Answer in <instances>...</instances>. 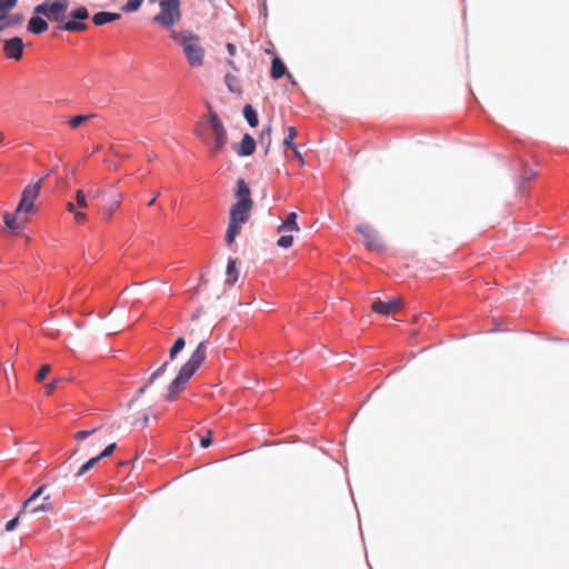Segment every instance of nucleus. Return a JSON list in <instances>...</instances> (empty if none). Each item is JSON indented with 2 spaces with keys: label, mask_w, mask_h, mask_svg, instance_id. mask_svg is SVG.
I'll list each match as a JSON object with an SVG mask.
<instances>
[{
  "label": "nucleus",
  "mask_w": 569,
  "mask_h": 569,
  "mask_svg": "<svg viewBox=\"0 0 569 569\" xmlns=\"http://www.w3.org/2000/svg\"><path fill=\"white\" fill-rule=\"evenodd\" d=\"M180 351L181 350H178L174 347H171L170 352H169L170 360H173Z\"/></svg>",
  "instance_id": "obj_47"
},
{
  "label": "nucleus",
  "mask_w": 569,
  "mask_h": 569,
  "mask_svg": "<svg viewBox=\"0 0 569 569\" xmlns=\"http://www.w3.org/2000/svg\"><path fill=\"white\" fill-rule=\"evenodd\" d=\"M160 191L156 192V194L152 197V199L148 202V206H153L157 198L159 197Z\"/></svg>",
  "instance_id": "obj_50"
},
{
  "label": "nucleus",
  "mask_w": 569,
  "mask_h": 569,
  "mask_svg": "<svg viewBox=\"0 0 569 569\" xmlns=\"http://www.w3.org/2000/svg\"><path fill=\"white\" fill-rule=\"evenodd\" d=\"M291 149H292V152H293V158L298 160L300 166H303L305 164V160H303V157H302L301 152L298 150V147H293Z\"/></svg>",
  "instance_id": "obj_41"
},
{
  "label": "nucleus",
  "mask_w": 569,
  "mask_h": 569,
  "mask_svg": "<svg viewBox=\"0 0 569 569\" xmlns=\"http://www.w3.org/2000/svg\"><path fill=\"white\" fill-rule=\"evenodd\" d=\"M4 140V134L3 132L0 131V143Z\"/></svg>",
  "instance_id": "obj_54"
},
{
  "label": "nucleus",
  "mask_w": 569,
  "mask_h": 569,
  "mask_svg": "<svg viewBox=\"0 0 569 569\" xmlns=\"http://www.w3.org/2000/svg\"><path fill=\"white\" fill-rule=\"evenodd\" d=\"M121 14L118 12H107V11H100L93 14L92 22L96 26H103L108 22L116 21L120 19Z\"/></svg>",
  "instance_id": "obj_14"
},
{
  "label": "nucleus",
  "mask_w": 569,
  "mask_h": 569,
  "mask_svg": "<svg viewBox=\"0 0 569 569\" xmlns=\"http://www.w3.org/2000/svg\"><path fill=\"white\" fill-rule=\"evenodd\" d=\"M122 202V196L118 194L117 197L110 199L108 204L103 208V214L106 219H111L113 213L120 208Z\"/></svg>",
  "instance_id": "obj_20"
},
{
  "label": "nucleus",
  "mask_w": 569,
  "mask_h": 569,
  "mask_svg": "<svg viewBox=\"0 0 569 569\" xmlns=\"http://www.w3.org/2000/svg\"><path fill=\"white\" fill-rule=\"evenodd\" d=\"M44 487H40L38 488L33 493L32 496L27 499L23 503V510H27L28 508H30L33 502L41 496L42 491H43Z\"/></svg>",
  "instance_id": "obj_35"
},
{
  "label": "nucleus",
  "mask_w": 569,
  "mask_h": 569,
  "mask_svg": "<svg viewBox=\"0 0 569 569\" xmlns=\"http://www.w3.org/2000/svg\"><path fill=\"white\" fill-rule=\"evenodd\" d=\"M18 0H0V20L6 19V14L17 6Z\"/></svg>",
  "instance_id": "obj_27"
},
{
  "label": "nucleus",
  "mask_w": 569,
  "mask_h": 569,
  "mask_svg": "<svg viewBox=\"0 0 569 569\" xmlns=\"http://www.w3.org/2000/svg\"><path fill=\"white\" fill-rule=\"evenodd\" d=\"M67 210L73 214L74 222L78 224L84 223L87 220V213L82 210L78 209V206L73 201L67 202Z\"/></svg>",
  "instance_id": "obj_21"
},
{
  "label": "nucleus",
  "mask_w": 569,
  "mask_h": 569,
  "mask_svg": "<svg viewBox=\"0 0 569 569\" xmlns=\"http://www.w3.org/2000/svg\"><path fill=\"white\" fill-rule=\"evenodd\" d=\"M278 233L299 231L297 213L290 212L286 220L278 227Z\"/></svg>",
  "instance_id": "obj_15"
},
{
  "label": "nucleus",
  "mask_w": 569,
  "mask_h": 569,
  "mask_svg": "<svg viewBox=\"0 0 569 569\" xmlns=\"http://www.w3.org/2000/svg\"><path fill=\"white\" fill-rule=\"evenodd\" d=\"M170 367V363L168 361H166L164 363H162L161 367H159L149 378L148 380V383L143 385L142 387H140L139 389V392L142 393L144 392V390L147 389L148 385H151L156 381L157 378H159L160 376H162L167 369Z\"/></svg>",
  "instance_id": "obj_22"
},
{
  "label": "nucleus",
  "mask_w": 569,
  "mask_h": 569,
  "mask_svg": "<svg viewBox=\"0 0 569 569\" xmlns=\"http://www.w3.org/2000/svg\"><path fill=\"white\" fill-rule=\"evenodd\" d=\"M287 73V68L282 60L278 57L272 59L270 76L273 80L281 79Z\"/></svg>",
  "instance_id": "obj_17"
},
{
  "label": "nucleus",
  "mask_w": 569,
  "mask_h": 569,
  "mask_svg": "<svg viewBox=\"0 0 569 569\" xmlns=\"http://www.w3.org/2000/svg\"><path fill=\"white\" fill-rule=\"evenodd\" d=\"M190 337L198 341L196 350L191 353L188 361L180 368L177 377L171 381L166 395L167 401H173L178 395L186 388L190 378L200 368L206 359V347L208 343L209 330L207 328H192Z\"/></svg>",
  "instance_id": "obj_1"
},
{
  "label": "nucleus",
  "mask_w": 569,
  "mask_h": 569,
  "mask_svg": "<svg viewBox=\"0 0 569 569\" xmlns=\"http://www.w3.org/2000/svg\"><path fill=\"white\" fill-rule=\"evenodd\" d=\"M227 63L232 68V69H237L233 61L232 60H228Z\"/></svg>",
  "instance_id": "obj_52"
},
{
  "label": "nucleus",
  "mask_w": 569,
  "mask_h": 569,
  "mask_svg": "<svg viewBox=\"0 0 569 569\" xmlns=\"http://www.w3.org/2000/svg\"><path fill=\"white\" fill-rule=\"evenodd\" d=\"M51 371V367L49 365H43L40 370L36 375V380L41 382L46 376Z\"/></svg>",
  "instance_id": "obj_36"
},
{
  "label": "nucleus",
  "mask_w": 569,
  "mask_h": 569,
  "mask_svg": "<svg viewBox=\"0 0 569 569\" xmlns=\"http://www.w3.org/2000/svg\"><path fill=\"white\" fill-rule=\"evenodd\" d=\"M76 204L78 208L83 209L88 207L87 196L83 190L79 189L76 192Z\"/></svg>",
  "instance_id": "obj_33"
},
{
  "label": "nucleus",
  "mask_w": 569,
  "mask_h": 569,
  "mask_svg": "<svg viewBox=\"0 0 569 569\" xmlns=\"http://www.w3.org/2000/svg\"><path fill=\"white\" fill-rule=\"evenodd\" d=\"M148 422H149V412H144L141 418V423H142V426H147Z\"/></svg>",
  "instance_id": "obj_49"
},
{
  "label": "nucleus",
  "mask_w": 569,
  "mask_h": 569,
  "mask_svg": "<svg viewBox=\"0 0 569 569\" xmlns=\"http://www.w3.org/2000/svg\"><path fill=\"white\" fill-rule=\"evenodd\" d=\"M170 38L182 47L187 60L191 67L202 66L204 50L200 46V39L198 36L190 31L178 32L176 30H171Z\"/></svg>",
  "instance_id": "obj_2"
},
{
  "label": "nucleus",
  "mask_w": 569,
  "mask_h": 569,
  "mask_svg": "<svg viewBox=\"0 0 569 569\" xmlns=\"http://www.w3.org/2000/svg\"><path fill=\"white\" fill-rule=\"evenodd\" d=\"M69 0H44V2L34 7V14H42L50 21L62 24L67 18Z\"/></svg>",
  "instance_id": "obj_5"
},
{
  "label": "nucleus",
  "mask_w": 569,
  "mask_h": 569,
  "mask_svg": "<svg viewBox=\"0 0 569 569\" xmlns=\"http://www.w3.org/2000/svg\"><path fill=\"white\" fill-rule=\"evenodd\" d=\"M98 194H99V192H89V196H90L91 198H96Z\"/></svg>",
  "instance_id": "obj_53"
},
{
  "label": "nucleus",
  "mask_w": 569,
  "mask_h": 569,
  "mask_svg": "<svg viewBox=\"0 0 569 569\" xmlns=\"http://www.w3.org/2000/svg\"><path fill=\"white\" fill-rule=\"evenodd\" d=\"M159 12L152 18V22L166 29L172 27L181 20L180 0H160Z\"/></svg>",
  "instance_id": "obj_4"
},
{
  "label": "nucleus",
  "mask_w": 569,
  "mask_h": 569,
  "mask_svg": "<svg viewBox=\"0 0 569 569\" xmlns=\"http://www.w3.org/2000/svg\"><path fill=\"white\" fill-rule=\"evenodd\" d=\"M18 521H19V517H14L13 519L9 520L6 525V530L7 531L13 530L17 527Z\"/></svg>",
  "instance_id": "obj_42"
},
{
  "label": "nucleus",
  "mask_w": 569,
  "mask_h": 569,
  "mask_svg": "<svg viewBox=\"0 0 569 569\" xmlns=\"http://www.w3.org/2000/svg\"><path fill=\"white\" fill-rule=\"evenodd\" d=\"M63 380L62 379H54L52 380L50 383H48L46 387H44V391H46V395L47 396H50L54 389L58 387V385L60 382H62Z\"/></svg>",
  "instance_id": "obj_37"
},
{
  "label": "nucleus",
  "mask_w": 569,
  "mask_h": 569,
  "mask_svg": "<svg viewBox=\"0 0 569 569\" xmlns=\"http://www.w3.org/2000/svg\"><path fill=\"white\" fill-rule=\"evenodd\" d=\"M131 418H132V420H131L132 425H137L140 422V419L134 417L133 415L131 416Z\"/></svg>",
  "instance_id": "obj_51"
},
{
  "label": "nucleus",
  "mask_w": 569,
  "mask_h": 569,
  "mask_svg": "<svg viewBox=\"0 0 569 569\" xmlns=\"http://www.w3.org/2000/svg\"><path fill=\"white\" fill-rule=\"evenodd\" d=\"M271 134H272V126L268 124L266 126L261 133L259 134V143L261 147L264 148V154L269 153L270 147H271Z\"/></svg>",
  "instance_id": "obj_19"
},
{
  "label": "nucleus",
  "mask_w": 569,
  "mask_h": 569,
  "mask_svg": "<svg viewBox=\"0 0 569 569\" xmlns=\"http://www.w3.org/2000/svg\"><path fill=\"white\" fill-rule=\"evenodd\" d=\"M211 435H212L211 430H207L206 436H203L200 439V446L202 448H208L212 443Z\"/></svg>",
  "instance_id": "obj_38"
},
{
  "label": "nucleus",
  "mask_w": 569,
  "mask_h": 569,
  "mask_svg": "<svg viewBox=\"0 0 569 569\" xmlns=\"http://www.w3.org/2000/svg\"><path fill=\"white\" fill-rule=\"evenodd\" d=\"M116 448H117V445L114 442L110 443L109 446H107L104 448V450L101 451L100 455H98V457H100V459L109 457L114 451Z\"/></svg>",
  "instance_id": "obj_39"
},
{
  "label": "nucleus",
  "mask_w": 569,
  "mask_h": 569,
  "mask_svg": "<svg viewBox=\"0 0 569 569\" xmlns=\"http://www.w3.org/2000/svg\"><path fill=\"white\" fill-rule=\"evenodd\" d=\"M236 80H237L236 77H233L232 74H227L226 76V83H227V86L229 87V89L231 91H233L232 82L236 81Z\"/></svg>",
  "instance_id": "obj_44"
},
{
  "label": "nucleus",
  "mask_w": 569,
  "mask_h": 569,
  "mask_svg": "<svg viewBox=\"0 0 569 569\" xmlns=\"http://www.w3.org/2000/svg\"><path fill=\"white\" fill-rule=\"evenodd\" d=\"M3 52L7 58L13 60H20L23 54V42L19 37L7 39L3 42Z\"/></svg>",
  "instance_id": "obj_10"
},
{
  "label": "nucleus",
  "mask_w": 569,
  "mask_h": 569,
  "mask_svg": "<svg viewBox=\"0 0 569 569\" xmlns=\"http://www.w3.org/2000/svg\"><path fill=\"white\" fill-rule=\"evenodd\" d=\"M236 197L238 199L237 202H243L244 204L253 206L250 188L242 178L237 180Z\"/></svg>",
  "instance_id": "obj_12"
},
{
  "label": "nucleus",
  "mask_w": 569,
  "mask_h": 569,
  "mask_svg": "<svg viewBox=\"0 0 569 569\" xmlns=\"http://www.w3.org/2000/svg\"><path fill=\"white\" fill-rule=\"evenodd\" d=\"M52 510V503L50 501V496H46L43 498L42 503L31 507L30 512H48Z\"/></svg>",
  "instance_id": "obj_26"
},
{
  "label": "nucleus",
  "mask_w": 569,
  "mask_h": 569,
  "mask_svg": "<svg viewBox=\"0 0 569 569\" xmlns=\"http://www.w3.org/2000/svg\"><path fill=\"white\" fill-rule=\"evenodd\" d=\"M356 231L365 238L366 246L368 249L376 251H380L383 249V244L378 233L370 224L360 223L356 227Z\"/></svg>",
  "instance_id": "obj_8"
},
{
  "label": "nucleus",
  "mask_w": 569,
  "mask_h": 569,
  "mask_svg": "<svg viewBox=\"0 0 569 569\" xmlns=\"http://www.w3.org/2000/svg\"><path fill=\"white\" fill-rule=\"evenodd\" d=\"M227 50L229 52L230 56H234L236 54V46L233 43H227Z\"/></svg>",
  "instance_id": "obj_45"
},
{
  "label": "nucleus",
  "mask_w": 569,
  "mask_h": 569,
  "mask_svg": "<svg viewBox=\"0 0 569 569\" xmlns=\"http://www.w3.org/2000/svg\"><path fill=\"white\" fill-rule=\"evenodd\" d=\"M142 2L143 0H128L121 10L123 12H134L141 7Z\"/></svg>",
  "instance_id": "obj_32"
},
{
  "label": "nucleus",
  "mask_w": 569,
  "mask_h": 569,
  "mask_svg": "<svg viewBox=\"0 0 569 569\" xmlns=\"http://www.w3.org/2000/svg\"><path fill=\"white\" fill-rule=\"evenodd\" d=\"M18 214L17 211L14 213L6 212L3 214V221L7 228L10 230H21L24 228V223L27 222V219H24L21 222H18Z\"/></svg>",
  "instance_id": "obj_16"
},
{
  "label": "nucleus",
  "mask_w": 569,
  "mask_h": 569,
  "mask_svg": "<svg viewBox=\"0 0 569 569\" xmlns=\"http://www.w3.org/2000/svg\"><path fill=\"white\" fill-rule=\"evenodd\" d=\"M237 261L236 259H230L227 266V282L233 284L238 279V271L236 269Z\"/></svg>",
  "instance_id": "obj_24"
},
{
  "label": "nucleus",
  "mask_w": 569,
  "mask_h": 569,
  "mask_svg": "<svg viewBox=\"0 0 569 569\" xmlns=\"http://www.w3.org/2000/svg\"><path fill=\"white\" fill-rule=\"evenodd\" d=\"M94 432H96V429H93V430H81V431H78L74 435V439L76 440H83V439L88 438L89 436H91Z\"/></svg>",
  "instance_id": "obj_40"
},
{
  "label": "nucleus",
  "mask_w": 569,
  "mask_h": 569,
  "mask_svg": "<svg viewBox=\"0 0 569 569\" xmlns=\"http://www.w3.org/2000/svg\"><path fill=\"white\" fill-rule=\"evenodd\" d=\"M252 207V204L236 202L230 208L229 224L226 232L227 244H231L234 242L237 236L241 231V224L246 223L249 220Z\"/></svg>",
  "instance_id": "obj_3"
},
{
  "label": "nucleus",
  "mask_w": 569,
  "mask_h": 569,
  "mask_svg": "<svg viewBox=\"0 0 569 569\" xmlns=\"http://www.w3.org/2000/svg\"><path fill=\"white\" fill-rule=\"evenodd\" d=\"M101 441H102L101 439L97 440V441L93 443V446H94V445H99V443H101Z\"/></svg>",
  "instance_id": "obj_55"
},
{
  "label": "nucleus",
  "mask_w": 569,
  "mask_h": 569,
  "mask_svg": "<svg viewBox=\"0 0 569 569\" xmlns=\"http://www.w3.org/2000/svg\"><path fill=\"white\" fill-rule=\"evenodd\" d=\"M100 457L96 456L91 459H89L87 462H84L81 468L79 469V471L76 473V477L79 478L81 476H83L86 472H88L91 468H93L99 461H100Z\"/></svg>",
  "instance_id": "obj_28"
},
{
  "label": "nucleus",
  "mask_w": 569,
  "mask_h": 569,
  "mask_svg": "<svg viewBox=\"0 0 569 569\" xmlns=\"http://www.w3.org/2000/svg\"><path fill=\"white\" fill-rule=\"evenodd\" d=\"M209 122H210L211 131H212V134L214 138V143L211 148V154L216 156L224 148V146L228 141V136H227L226 128H224L223 123L221 122V120L219 119L217 113L210 111Z\"/></svg>",
  "instance_id": "obj_7"
},
{
  "label": "nucleus",
  "mask_w": 569,
  "mask_h": 569,
  "mask_svg": "<svg viewBox=\"0 0 569 569\" xmlns=\"http://www.w3.org/2000/svg\"><path fill=\"white\" fill-rule=\"evenodd\" d=\"M293 243V236L292 234H282L278 241H277V244L280 247V248H290Z\"/></svg>",
  "instance_id": "obj_34"
},
{
  "label": "nucleus",
  "mask_w": 569,
  "mask_h": 569,
  "mask_svg": "<svg viewBox=\"0 0 569 569\" xmlns=\"http://www.w3.org/2000/svg\"><path fill=\"white\" fill-rule=\"evenodd\" d=\"M41 14H36L30 18L28 22V31L33 34H40L48 30V22L40 17Z\"/></svg>",
  "instance_id": "obj_13"
},
{
  "label": "nucleus",
  "mask_w": 569,
  "mask_h": 569,
  "mask_svg": "<svg viewBox=\"0 0 569 569\" xmlns=\"http://www.w3.org/2000/svg\"><path fill=\"white\" fill-rule=\"evenodd\" d=\"M180 351L181 350H178L174 347H171L170 352H169L170 360H173Z\"/></svg>",
  "instance_id": "obj_46"
},
{
  "label": "nucleus",
  "mask_w": 569,
  "mask_h": 569,
  "mask_svg": "<svg viewBox=\"0 0 569 569\" xmlns=\"http://www.w3.org/2000/svg\"><path fill=\"white\" fill-rule=\"evenodd\" d=\"M92 117H93L92 114H78L76 117H72L69 120L70 127L72 129H76V128L80 127L82 123H84L86 121H88Z\"/></svg>",
  "instance_id": "obj_31"
},
{
  "label": "nucleus",
  "mask_w": 569,
  "mask_h": 569,
  "mask_svg": "<svg viewBox=\"0 0 569 569\" xmlns=\"http://www.w3.org/2000/svg\"><path fill=\"white\" fill-rule=\"evenodd\" d=\"M184 346H186V340H184V338L179 337V338L174 341V343H173V346H172V347H174V348H176V349H178V350H182V349L184 348Z\"/></svg>",
  "instance_id": "obj_43"
},
{
  "label": "nucleus",
  "mask_w": 569,
  "mask_h": 569,
  "mask_svg": "<svg viewBox=\"0 0 569 569\" xmlns=\"http://www.w3.org/2000/svg\"><path fill=\"white\" fill-rule=\"evenodd\" d=\"M297 136H298V130L295 127H289L287 129V137L283 139V144L289 148L297 147V144H295V142H293V140L297 138Z\"/></svg>",
  "instance_id": "obj_29"
},
{
  "label": "nucleus",
  "mask_w": 569,
  "mask_h": 569,
  "mask_svg": "<svg viewBox=\"0 0 569 569\" xmlns=\"http://www.w3.org/2000/svg\"><path fill=\"white\" fill-rule=\"evenodd\" d=\"M535 177H536V173L533 171H529V172L525 173L523 180L529 181V180H532Z\"/></svg>",
  "instance_id": "obj_48"
},
{
  "label": "nucleus",
  "mask_w": 569,
  "mask_h": 569,
  "mask_svg": "<svg viewBox=\"0 0 569 569\" xmlns=\"http://www.w3.org/2000/svg\"><path fill=\"white\" fill-rule=\"evenodd\" d=\"M402 308V299L396 298L390 301H373L371 305V309L380 315L390 316L396 313Z\"/></svg>",
  "instance_id": "obj_9"
},
{
  "label": "nucleus",
  "mask_w": 569,
  "mask_h": 569,
  "mask_svg": "<svg viewBox=\"0 0 569 569\" xmlns=\"http://www.w3.org/2000/svg\"><path fill=\"white\" fill-rule=\"evenodd\" d=\"M42 186V179H40L38 182L33 184H28L23 191L21 197L24 198V200H30L32 202L36 201V199L39 197L40 190Z\"/></svg>",
  "instance_id": "obj_18"
},
{
  "label": "nucleus",
  "mask_w": 569,
  "mask_h": 569,
  "mask_svg": "<svg viewBox=\"0 0 569 569\" xmlns=\"http://www.w3.org/2000/svg\"><path fill=\"white\" fill-rule=\"evenodd\" d=\"M234 150L241 157L251 156L256 150V141L250 134L246 133L241 142L234 146Z\"/></svg>",
  "instance_id": "obj_11"
},
{
  "label": "nucleus",
  "mask_w": 569,
  "mask_h": 569,
  "mask_svg": "<svg viewBox=\"0 0 569 569\" xmlns=\"http://www.w3.org/2000/svg\"><path fill=\"white\" fill-rule=\"evenodd\" d=\"M157 0H150V2H156Z\"/></svg>",
  "instance_id": "obj_56"
},
{
  "label": "nucleus",
  "mask_w": 569,
  "mask_h": 569,
  "mask_svg": "<svg viewBox=\"0 0 569 569\" xmlns=\"http://www.w3.org/2000/svg\"><path fill=\"white\" fill-rule=\"evenodd\" d=\"M89 18V11L86 7H79L76 10H72L61 26H58L59 29L68 31V32H80L88 29V24L86 20Z\"/></svg>",
  "instance_id": "obj_6"
},
{
  "label": "nucleus",
  "mask_w": 569,
  "mask_h": 569,
  "mask_svg": "<svg viewBox=\"0 0 569 569\" xmlns=\"http://www.w3.org/2000/svg\"><path fill=\"white\" fill-rule=\"evenodd\" d=\"M21 21H22V16L21 14L8 16V13H7L6 14V19L4 20H0V32L3 31L8 27L19 24Z\"/></svg>",
  "instance_id": "obj_25"
},
{
  "label": "nucleus",
  "mask_w": 569,
  "mask_h": 569,
  "mask_svg": "<svg viewBox=\"0 0 569 569\" xmlns=\"http://www.w3.org/2000/svg\"><path fill=\"white\" fill-rule=\"evenodd\" d=\"M243 116H244L246 120L248 121V123L252 128L258 126V123H259L258 114H257L256 110L252 108V106H250V104L244 106Z\"/></svg>",
  "instance_id": "obj_23"
},
{
  "label": "nucleus",
  "mask_w": 569,
  "mask_h": 569,
  "mask_svg": "<svg viewBox=\"0 0 569 569\" xmlns=\"http://www.w3.org/2000/svg\"><path fill=\"white\" fill-rule=\"evenodd\" d=\"M33 208H34V202L27 200V199L24 201V198L21 197L16 210H17V213H20V212L30 213L33 211Z\"/></svg>",
  "instance_id": "obj_30"
}]
</instances>
